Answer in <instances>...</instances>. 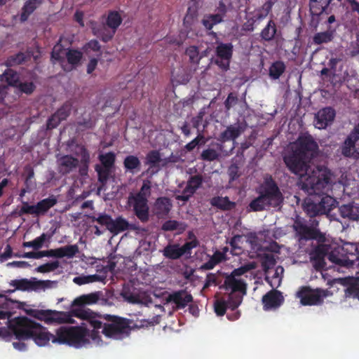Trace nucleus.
<instances>
[{
  "mask_svg": "<svg viewBox=\"0 0 359 359\" xmlns=\"http://www.w3.org/2000/svg\"><path fill=\"white\" fill-rule=\"evenodd\" d=\"M90 218L93 222H97L99 224L106 226L107 229L109 231L112 219L110 215L103 213L100 214L98 217L93 216Z\"/></svg>",
  "mask_w": 359,
  "mask_h": 359,
  "instance_id": "6e6d98bb",
  "label": "nucleus"
},
{
  "mask_svg": "<svg viewBox=\"0 0 359 359\" xmlns=\"http://www.w3.org/2000/svg\"><path fill=\"white\" fill-rule=\"evenodd\" d=\"M223 21V17L222 15L217 14H209L205 15L201 20L202 25L205 28L210 31L213 27Z\"/></svg>",
  "mask_w": 359,
  "mask_h": 359,
  "instance_id": "ea45409f",
  "label": "nucleus"
},
{
  "mask_svg": "<svg viewBox=\"0 0 359 359\" xmlns=\"http://www.w3.org/2000/svg\"><path fill=\"white\" fill-rule=\"evenodd\" d=\"M135 229V226L129 224L126 219L122 217H118L115 219H111L109 231L113 234H118L126 230Z\"/></svg>",
  "mask_w": 359,
  "mask_h": 359,
  "instance_id": "7c9ffc66",
  "label": "nucleus"
},
{
  "mask_svg": "<svg viewBox=\"0 0 359 359\" xmlns=\"http://www.w3.org/2000/svg\"><path fill=\"white\" fill-rule=\"evenodd\" d=\"M253 268L254 266L252 264H245L244 266H241V267H238L233 270L230 275L233 276V277L236 278L238 276H241L245 274V273L252 269Z\"/></svg>",
  "mask_w": 359,
  "mask_h": 359,
  "instance_id": "774afa93",
  "label": "nucleus"
},
{
  "mask_svg": "<svg viewBox=\"0 0 359 359\" xmlns=\"http://www.w3.org/2000/svg\"><path fill=\"white\" fill-rule=\"evenodd\" d=\"M16 88L21 93L26 95H31L36 89V86L32 81L19 82Z\"/></svg>",
  "mask_w": 359,
  "mask_h": 359,
  "instance_id": "4d7b16f0",
  "label": "nucleus"
},
{
  "mask_svg": "<svg viewBox=\"0 0 359 359\" xmlns=\"http://www.w3.org/2000/svg\"><path fill=\"white\" fill-rule=\"evenodd\" d=\"M228 175L229 182L236 180L241 176L238 166L236 164L231 165L228 168Z\"/></svg>",
  "mask_w": 359,
  "mask_h": 359,
  "instance_id": "0e129e2a",
  "label": "nucleus"
},
{
  "mask_svg": "<svg viewBox=\"0 0 359 359\" xmlns=\"http://www.w3.org/2000/svg\"><path fill=\"white\" fill-rule=\"evenodd\" d=\"M334 30L318 32L313 36V43L315 45H321L331 42L334 39Z\"/></svg>",
  "mask_w": 359,
  "mask_h": 359,
  "instance_id": "a19ab883",
  "label": "nucleus"
},
{
  "mask_svg": "<svg viewBox=\"0 0 359 359\" xmlns=\"http://www.w3.org/2000/svg\"><path fill=\"white\" fill-rule=\"evenodd\" d=\"M164 257L170 259H177L182 257L178 244H169L163 250Z\"/></svg>",
  "mask_w": 359,
  "mask_h": 359,
  "instance_id": "37998d69",
  "label": "nucleus"
},
{
  "mask_svg": "<svg viewBox=\"0 0 359 359\" xmlns=\"http://www.w3.org/2000/svg\"><path fill=\"white\" fill-rule=\"evenodd\" d=\"M98 159L101 163L100 165L104 167L114 168L116 162V154L113 151H109L105 154H100Z\"/></svg>",
  "mask_w": 359,
  "mask_h": 359,
  "instance_id": "de8ad7c7",
  "label": "nucleus"
},
{
  "mask_svg": "<svg viewBox=\"0 0 359 359\" xmlns=\"http://www.w3.org/2000/svg\"><path fill=\"white\" fill-rule=\"evenodd\" d=\"M185 54L189 57L190 63L194 65L199 64L201 56L199 55V50L197 46H189L185 50Z\"/></svg>",
  "mask_w": 359,
  "mask_h": 359,
  "instance_id": "8fccbe9b",
  "label": "nucleus"
},
{
  "mask_svg": "<svg viewBox=\"0 0 359 359\" xmlns=\"http://www.w3.org/2000/svg\"><path fill=\"white\" fill-rule=\"evenodd\" d=\"M0 81L6 83L8 86L16 88L20 82V76L15 70L8 67L0 74Z\"/></svg>",
  "mask_w": 359,
  "mask_h": 359,
  "instance_id": "473e14b6",
  "label": "nucleus"
},
{
  "mask_svg": "<svg viewBox=\"0 0 359 359\" xmlns=\"http://www.w3.org/2000/svg\"><path fill=\"white\" fill-rule=\"evenodd\" d=\"M246 129V124L244 122L238 121L226 127V130L222 132L217 140L224 143L229 141H235Z\"/></svg>",
  "mask_w": 359,
  "mask_h": 359,
  "instance_id": "412c9836",
  "label": "nucleus"
},
{
  "mask_svg": "<svg viewBox=\"0 0 359 359\" xmlns=\"http://www.w3.org/2000/svg\"><path fill=\"white\" fill-rule=\"evenodd\" d=\"M65 55L69 64L72 66H76L79 64L83 57V53L78 50L68 49Z\"/></svg>",
  "mask_w": 359,
  "mask_h": 359,
  "instance_id": "09e8293b",
  "label": "nucleus"
},
{
  "mask_svg": "<svg viewBox=\"0 0 359 359\" xmlns=\"http://www.w3.org/2000/svg\"><path fill=\"white\" fill-rule=\"evenodd\" d=\"M260 36L264 41H271L278 36V32L276 22L270 20L260 33Z\"/></svg>",
  "mask_w": 359,
  "mask_h": 359,
  "instance_id": "2f4dec72",
  "label": "nucleus"
},
{
  "mask_svg": "<svg viewBox=\"0 0 359 359\" xmlns=\"http://www.w3.org/2000/svg\"><path fill=\"white\" fill-rule=\"evenodd\" d=\"M8 323L10 330L19 340L32 339L40 346L47 345L50 341L57 344V341L54 340V338L57 337V334L54 335L50 333L46 328L27 317L15 318Z\"/></svg>",
  "mask_w": 359,
  "mask_h": 359,
  "instance_id": "20e7f679",
  "label": "nucleus"
},
{
  "mask_svg": "<svg viewBox=\"0 0 359 359\" xmlns=\"http://www.w3.org/2000/svg\"><path fill=\"white\" fill-rule=\"evenodd\" d=\"M319 222L316 219H310V226L306 224L300 219L294 220L292 228L295 238L299 244H304L309 241H316L319 243L325 241V234L318 229Z\"/></svg>",
  "mask_w": 359,
  "mask_h": 359,
  "instance_id": "423d86ee",
  "label": "nucleus"
},
{
  "mask_svg": "<svg viewBox=\"0 0 359 359\" xmlns=\"http://www.w3.org/2000/svg\"><path fill=\"white\" fill-rule=\"evenodd\" d=\"M243 236L236 235L231 238L229 241L230 246L231 248V253L233 255H239L243 252V248L241 246L242 243Z\"/></svg>",
  "mask_w": 359,
  "mask_h": 359,
  "instance_id": "3c124183",
  "label": "nucleus"
},
{
  "mask_svg": "<svg viewBox=\"0 0 359 359\" xmlns=\"http://www.w3.org/2000/svg\"><path fill=\"white\" fill-rule=\"evenodd\" d=\"M50 280H39L36 278L12 280L10 285L20 291H39L50 286Z\"/></svg>",
  "mask_w": 359,
  "mask_h": 359,
  "instance_id": "2eb2a0df",
  "label": "nucleus"
},
{
  "mask_svg": "<svg viewBox=\"0 0 359 359\" xmlns=\"http://www.w3.org/2000/svg\"><path fill=\"white\" fill-rule=\"evenodd\" d=\"M345 257H339L334 252L328 255V259L332 263L341 266H351L359 260V248L356 244L346 243L342 248Z\"/></svg>",
  "mask_w": 359,
  "mask_h": 359,
  "instance_id": "1a4fd4ad",
  "label": "nucleus"
},
{
  "mask_svg": "<svg viewBox=\"0 0 359 359\" xmlns=\"http://www.w3.org/2000/svg\"><path fill=\"white\" fill-rule=\"evenodd\" d=\"M292 149L310 161L316 158L319 154V146L313 137L304 133L299 135Z\"/></svg>",
  "mask_w": 359,
  "mask_h": 359,
  "instance_id": "6e6552de",
  "label": "nucleus"
},
{
  "mask_svg": "<svg viewBox=\"0 0 359 359\" xmlns=\"http://www.w3.org/2000/svg\"><path fill=\"white\" fill-rule=\"evenodd\" d=\"M122 22V18L117 11H110L107 15L106 24L112 30L115 31Z\"/></svg>",
  "mask_w": 359,
  "mask_h": 359,
  "instance_id": "a18cd8bd",
  "label": "nucleus"
},
{
  "mask_svg": "<svg viewBox=\"0 0 359 359\" xmlns=\"http://www.w3.org/2000/svg\"><path fill=\"white\" fill-rule=\"evenodd\" d=\"M210 203L212 206L223 211L231 210L236 206V203L231 201L227 196H214L210 199Z\"/></svg>",
  "mask_w": 359,
  "mask_h": 359,
  "instance_id": "c756f323",
  "label": "nucleus"
},
{
  "mask_svg": "<svg viewBox=\"0 0 359 359\" xmlns=\"http://www.w3.org/2000/svg\"><path fill=\"white\" fill-rule=\"evenodd\" d=\"M43 0H28L27 1L20 14V21L25 22L29 15L42 4Z\"/></svg>",
  "mask_w": 359,
  "mask_h": 359,
  "instance_id": "72a5a7b5",
  "label": "nucleus"
},
{
  "mask_svg": "<svg viewBox=\"0 0 359 359\" xmlns=\"http://www.w3.org/2000/svg\"><path fill=\"white\" fill-rule=\"evenodd\" d=\"M283 161L291 173L299 177L301 188L307 194L318 192L331 181L327 168L318 165L311 169V161L293 149L283 156Z\"/></svg>",
  "mask_w": 359,
  "mask_h": 359,
  "instance_id": "f257e3e1",
  "label": "nucleus"
},
{
  "mask_svg": "<svg viewBox=\"0 0 359 359\" xmlns=\"http://www.w3.org/2000/svg\"><path fill=\"white\" fill-rule=\"evenodd\" d=\"M62 122L60 118L54 113L46 121V130H50L56 128Z\"/></svg>",
  "mask_w": 359,
  "mask_h": 359,
  "instance_id": "e2e57ef3",
  "label": "nucleus"
},
{
  "mask_svg": "<svg viewBox=\"0 0 359 359\" xmlns=\"http://www.w3.org/2000/svg\"><path fill=\"white\" fill-rule=\"evenodd\" d=\"M56 334L57 337L54 340L57 341L58 344H68L78 348L88 341V331L81 327L62 326L56 330Z\"/></svg>",
  "mask_w": 359,
  "mask_h": 359,
  "instance_id": "0eeeda50",
  "label": "nucleus"
},
{
  "mask_svg": "<svg viewBox=\"0 0 359 359\" xmlns=\"http://www.w3.org/2000/svg\"><path fill=\"white\" fill-rule=\"evenodd\" d=\"M330 183L331 182L330 181ZM330 184L316 193L308 194L313 197L306 198L303 205L304 210L311 218L326 215L335 207L337 201L332 196L324 194V191L328 189Z\"/></svg>",
  "mask_w": 359,
  "mask_h": 359,
  "instance_id": "39448f33",
  "label": "nucleus"
},
{
  "mask_svg": "<svg viewBox=\"0 0 359 359\" xmlns=\"http://www.w3.org/2000/svg\"><path fill=\"white\" fill-rule=\"evenodd\" d=\"M172 208L169 198L163 196L158 198L154 204V212L158 218H163L168 215Z\"/></svg>",
  "mask_w": 359,
  "mask_h": 359,
  "instance_id": "a878e982",
  "label": "nucleus"
},
{
  "mask_svg": "<svg viewBox=\"0 0 359 359\" xmlns=\"http://www.w3.org/2000/svg\"><path fill=\"white\" fill-rule=\"evenodd\" d=\"M79 165L78 158L72 155H65L58 161V171L60 174L65 175L76 170Z\"/></svg>",
  "mask_w": 359,
  "mask_h": 359,
  "instance_id": "393cba45",
  "label": "nucleus"
},
{
  "mask_svg": "<svg viewBox=\"0 0 359 359\" xmlns=\"http://www.w3.org/2000/svg\"><path fill=\"white\" fill-rule=\"evenodd\" d=\"M165 301L167 303L172 304L174 309L179 310L184 309L192 302L193 297L186 290H180L170 293Z\"/></svg>",
  "mask_w": 359,
  "mask_h": 359,
  "instance_id": "a211bd4d",
  "label": "nucleus"
},
{
  "mask_svg": "<svg viewBox=\"0 0 359 359\" xmlns=\"http://www.w3.org/2000/svg\"><path fill=\"white\" fill-rule=\"evenodd\" d=\"M285 65L282 61L274 62L269 67V76L273 79H278L285 71Z\"/></svg>",
  "mask_w": 359,
  "mask_h": 359,
  "instance_id": "79ce46f5",
  "label": "nucleus"
},
{
  "mask_svg": "<svg viewBox=\"0 0 359 359\" xmlns=\"http://www.w3.org/2000/svg\"><path fill=\"white\" fill-rule=\"evenodd\" d=\"M242 302V295L229 294L227 300L218 299L214 304L215 313L218 316L225 314L227 309L232 311L236 310Z\"/></svg>",
  "mask_w": 359,
  "mask_h": 359,
  "instance_id": "f3484780",
  "label": "nucleus"
},
{
  "mask_svg": "<svg viewBox=\"0 0 359 359\" xmlns=\"http://www.w3.org/2000/svg\"><path fill=\"white\" fill-rule=\"evenodd\" d=\"M77 245H69L58 248V258H72L79 252Z\"/></svg>",
  "mask_w": 359,
  "mask_h": 359,
  "instance_id": "c03bdc74",
  "label": "nucleus"
},
{
  "mask_svg": "<svg viewBox=\"0 0 359 359\" xmlns=\"http://www.w3.org/2000/svg\"><path fill=\"white\" fill-rule=\"evenodd\" d=\"M276 264V259L272 255L266 254L263 257L262 265L264 269L273 267Z\"/></svg>",
  "mask_w": 359,
  "mask_h": 359,
  "instance_id": "69168bd1",
  "label": "nucleus"
},
{
  "mask_svg": "<svg viewBox=\"0 0 359 359\" xmlns=\"http://www.w3.org/2000/svg\"><path fill=\"white\" fill-rule=\"evenodd\" d=\"M162 161L161 156L158 150L149 151L145 158V164L149 165L148 172L151 174L157 173L161 168L160 163Z\"/></svg>",
  "mask_w": 359,
  "mask_h": 359,
  "instance_id": "cd10ccee",
  "label": "nucleus"
},
{
  "mask_svg": "<svg viewBox=\"0 0 359 359\" xmlns=\"http://www.w3.org/2000/svg\"><path fill=\"white\" fill-rule=\"evenodd\" d=\"M27 60V56L24 53L19 52L15 55L9 56L4 62V65L7 67L19 65L25 62Z\"/></svg>",
  "mask_w": 359,
  "mask_h": 359,
  "instance_id": "49530a36",
  "label": "nucleus"
},
{
  "mask_svg": "<svg viewBox=\"0 0 359 359\" xmlns=\"http://www.w3.org/2000/svg\"><path fill=\"white\" fill-rule=\"evenodd\" d=\"M335 116L336 111L333 107H323L315 114L314 126L318 129H325L332 124Z\"/></svg>",
  "mask_w": 359,
  "mask_h": 359,
  "instance_id": "6ab92c4d",
  "label": "nucleus"
},
{
  "mask_svg": "<svg viewBox=\"0 0 359 359\" xmlns=\"http://www.w3.org/2000/svg\"><path fill=\"white\" fill-rule=\"evenodd\" d=\"M327 255V246L323 244L318 245L310 253L311 259H320V261H322L323 258H325Z\"/></svg>",
  "mask_w": 359,
  "mask_h": 359,
  "instance_id": "864d4df0",
  "label": "nucleus"
},
{
  "mask_svg": "<svg viewBox=\"0 0 359 359\" xmlns=\"http://www.w3.org/2000/svg\"><path fill=\"white\" fill-rule=\"evenodd\" d=\"M72 109L71 102H65L55 112V114L60 118V120H66L70 115Z\"/></svg>",
  "mask_w": 359,
  "mask_h": 359,
  "instance_id": "603ef678",
  "label": "nucleus"
},
{
  "mask_svg": "<svg viewBox=\"0 0 359 359\" xmlns=\"http://www.w3.org/2000/svg\"><path fill=\"white\" fill-rule=\"evenodd\" d=\"M128 203L133 207L135 215L142 222H147L149 220L148 199H142L140 196H137V198L129 196Z\"/></svg>",
  "mask_w": 359,
  "mask_h": 359,
  "instance_id": "aec40b11",
  "label": "nucleus"
},
{
  "mask_svg": "<svg viewBox=\"0 0 359 359\" xmlns=\"http://www.w3.org/2000/svg\"><path fill=\"white\" fill-rule=\"evenodd\" d=\"M226 248H224V252L216 250L214 254L210 257V259L201 265V269L203 270L212 269L217 264L221 263L225 259V252Z\"/></svg>",
  "mask_w": 359,
  "mask_h": 359,
  "instance_id": "c9c22d12",
  "label": "nucleus"
},
{
  "mask_svg": "<svg viewBox=\"0 0 359 359\" xmlns=\"http://www.w3.org/2000/svg\"><path fill=\"white\" fill-rule=\"evenodd\" d=\"M123 166L126 172L134 174L140 170L141 162L137 156L129 155L124 158Z\"/></svg>",
  "mask_w": 359,
  "mask_h": 359,
  "instance_id": "f704fd0d",
  "label": "nucleus"
},
{
  "mask_svg": "<svg viewBox=\"0 0 359 359\" xmlns=\"http://www.w3.org/2000/svg\"><path fill=\"white\" fill-rule=\"evenodd\" d=\"M151 194V186L150 182H144L140 190L135 194L130 196L137 198V196H140L142 199H148V197Z\"/></svg>",
  "mask_w": 359,
  "mask_h": 359,
  "instance_id": "bf43d9fd",
  "label": "nucleus"
},
{
  "mask_svg": "<svg viewBox=\"0 0 359 359\" xmlns=\"http://www.w3.org/2000/svg\"><path fill=\"white\" fill-rule=\"evenodd\" d=\"M341 152L345 157L359 159V124L355 126L342 143Z\"/></svg>",
  "mask_w": 359,
  "mask_h": 359,
  "instance_id": "ddd939ff",
  "label": "nucleus"
},
{
  "mask_svg": "<svg viewBox=\"0 0 359 359\" xmlns=\"http://www.w3.org/2000/svg\"><path fill=\"white\" fill-rule=\"evenodd\" d=\"M327 295V290L317 288L313 290L308 286H303L297 292V296L300 302L304 306L318 305L323 302V298Z\"/></svg>",
  "mask_w": 359,
  "mask_h": 359,
  "instance_id": "f8f14e48",
  "label": "nucleus"
},
{
  "mask_svg": "<svg viewBox=\"0 0 359 359\" xmlns=\"http://www.w3.org/2000/svg\"><path fill=\"white\" fill-rule=\"evenodd\" d=\"M187 228V224L185 222L172 219L165 221L161 226V229L164 231H172L177 230L179 233L184 232Z\"/></svg>",
  "mask_w": 359,
  "mask_h": 359,
  "instance_id": "e433bc0d",
  "label": "nucleus"
},
{
  "mask_svg": "<svg viewBox=\"0 0 359 359\" xmlns=\"http://www.w3.org/2000/svg\"><path fill=\"white\" fill-rule=\"evenodd\" d=\"M113 168L109 167H104L100 164H96L95 166V170L97 174L98 181L102 186H104L112 172Z\"/></svg>",
  "mask_w": 359,
  "mask_h": 359,
  "instance_id": "58836bf2",
  "label": "nucleus"
},
{
  "mask_svg": "<svg viewBox=\"0 0 359 359\" xmlns=\"http://www.w3.org/2000/svg\"><path fill=\"white\" fill-rule=\"evenodd\" d=\"M218 153L214 149H205L201 154V159L206 161H215L218 158Z\"/></svg>",
  "mask_w": 359,
  "mask_h": 359,
  "instance_id": "680f3d73",
  "label": "nucleus"
},
{
  "mask_svg": "<svg viewBox=\"0 0 359 359\" xmlns=\"http://www.w3.org/2000/svg\"><path fill=\"white\" fill-rule=\"evenodd\" d=\"M224 283L219 288L230 290V294L242 295L243 298L247 292V285L245 281L227 273H224Z\"/></svg>",
  "mask_w": 359,
  "mask_h": 359,
  "instance_id": "dca6fc26",
  "label": "nucleus"
},
{
  "mask_svg": "<svg viewBox=\"0 0 359 359\" xmlns=\"http://www.w3.org/2000/svg\"><path fill=\"white\" fill-rule=\"evenodd\" d=\"M199 245L197 239H194L191 241L186 242L182 247H180L181 255L191 254V250L196 248Z\"/></svg>",
  "mask_w": 359,
  "mask_h": 359,
  "instance_id": "13d9d810",
  "label": "nucleus"
},
{
  "mask_svg": "<svg viewBox=\"0 0 359 359\" xmlns=\"http://www.w3.org/2000/svg\"><path fill=\"white\" fill-rule=\"evenodd\" d=\"M257 196L249 205L250 211L262 212L271 208H280L284 202V196L273 176L266 174L263 182L255 189Z\"/></svg>",
  "mask_w": 359,
  "mask_h": 359,
  "instance_id": "7ed1b4c3",
  "label": "nucleus"
},
{
  "mask_svg": "<svg viewBox=\"0 0 359 359\" xmlns=\"http://www.w3.org/2000/svg\"><path fill=\"white\" fill-rule=\"evenodd\" d=\"M30 314L36 319L44 321L47 324L73 323L69 313L53 310H32Z\"/></svg>",
  "mask_w": 359,
  "mask_h": 359,
  "instance_id": "9d476101",
  "label": "nucleus"
},
{
  "mask_svg": "<svg viewBox=\"0 0 359 359\" xmlns=\"http://www.w3.org/2000/svg\"><path fill=\"white\" fill-rule=\"evenodd\" d=\"M203 183V177L201 175H192L187 181L185 188L181 195L176 196V199L187 202L196 193V190Z\"/></svg>",
  "mask_w": 359,
  "mask_h": 359,
  "instance_id": "4be33fe9",
  "label": "nucleus"
},
{
  "mask_svg": "<svg viewBox=\"0 0 359 359\" xmlns=\"http://www.w3.org/2000/svg\"><path fill=\"white\" fill-rule=\"evenodd\" d=\"M340 215L349 220H358L359 219V204L348 203L343 205L339 208Z\"/></svg>",
  "mask_w": 359,
  "mask_h": 359,
  "instance_id": "c85d7f7f",
  "label": "nucleus"
},
{
  "mask_svg": "<svg viewBox=\"0 0 359 359\" xmlns=\"http://www.w3.org/2000/svg\"><path fill=\"white\" fill-rule=\"evenodd\" d=\"M102 295L101 292H92L87 294H83L79 296V297L76 298L72 303V306H78V308L72 309L71 311V316H75L73 313V311L76 309H85V310H89L88 309H86V305H90L95 304L98 302V300L100 298V296Z\"/></svg>",
  "mask_w": 359,
  "mask_h": 359,
  "instance_id": "b1692460",
  "label": "nucleus"
},
{
  "mask_svg": "<svg viewBox=\"0 0 359 359\" xmlns=\"http://www.w3.org/2000/svg\"><path fill=\"white\" fill-rule=\"evenodd\" d=\"M238 97L233 93H230L228 95L227 98L224 101V107L226 111L231 109V108L235 106L238 102Z\"/></svg>",
  "mask_w": 359,
  "mask_h": 359,
  "instance_id": "338daca9",
  "label": "nucleus"
},
{
  "mask_svg": "<svg viewBox=\"0 0 359 359\" xmlns=\"http://www.w3.org/2000/svg\"><path fill=\"white\" fill-rule=\"evenodd\" d=\"M216 58L213 61L222 71L227 72L230 69V63L233 53V46L231 43L217 42L215 50Z\"/></svg>",
  "mask_w": 359,
  "mask_h": 359,
  "instance_id": "9b49d317",
  "label": "nucleus"
},
{
  "mask_svg": "<svg viewBox=\"0 0 359 359\" xmlns=\"http://www.w3.org/2000/svg\"><path fill=\"white\" fill-rule=\"evenodd\" d=\"M283 302L284 297L282 292L275 289L270 290L262 297V303L265 311L277 309L283 304Z\"/></svg>",
  "mask_w": 359,
  "mask_h": 359,
  "instance_id": "5701e85b",
  "label": "nucleus"
},
{
  "mask_svg": "<svg viewBox=\"0 0 359 359\" xmlns=\"http://www.w3.org/2000/svg\"><path fill=\"white\" fill-rule=\"evenodd\" d=\"M330 0H311L310 7L311 10H313L316 14L320 13L325 11L328 6Z\"/></svg>",
  "mask_w": 359,
  "mask_h": 359,
  "instance_id": "5fc2aeb1",
  "label": "nucleus"
},
{
  "mask_svg": "<svg viewBox=\"0 0 359 359\" xmlns=\"http://www.w3.org/2000/svg\"><path fill=\"white\" fill-rule=\"evenodd\" d=\"M121 296L126 301L131 304L147 305L152 302L151 298L144 293L123 290L121 292Z\"/></svg>",
  "mask_w": 359,
  "mask_h": 359,
  "instance_id": "bb28decb",
  "label": "nucleus"
},
{
  "mask_svg": "<svg viewBox=\"0 0 359 359\" xmlns=\"http://www.w3.org/2000/svg\"><path fill=\"white\" fill-rule=\"evenodd\" d=\"M105 279L106 275L93 274L88 276H76L74 278L73 281L74 283L81 285L94 282H104Z\"/></svg>",
  "mask_w": 359,
  "mask_h": 359,
  "instance_id": "4c0bfd02",
  "label": "nucleus"
},
{
  "mask_svg": "<svg viewBox=\"0 0 359 359\" xmlns=\"http://www.w3.org/2000/svg\"><path fill=\"white\" fill-rule=\"evenodd\" d=\"M60 266L58 261H54L51 262H48L46 264L39 266L36 271L39 273H48L50 271H53L57 269Z\"/></svg>",
  "mask_w": 359,
  "mask_h": 359,
  "instance_id": "052dcab7",
  "label": "nucleus"
},
{
  "mask_svg": "<svg viewBox=\"0 0 359 359\" xmlns=\"http://www.w3.org/2000/svg\"><path fill=\"white\" fill-rule=\"evenodd\" d=\"M57 199L53 197H48L39 201L35 205H30L27 202H22V206L19 211V215H41L46 213L49 209L57 203Z\"/></svg>",
  "mask_w": 359,
  "mask_h": 359,
  "instance_id": "4468645a",
  "label": "nucleus"
},
{
  "mask_svg": "<svg viewBox=\"0 0 359 359\" xmlns=\"http://www.w3.org/2000/svg\"><path fill=\"white\" fill-rule=\"evenodd\" d=\"M75 317L88 320L94 330L102 328V334L109 338L119 340L128 337L131 332L130 320L111 314H98L91 310L76 309Z\"/></svg>",
  "mask_w": 359,
  "mask_h": 359,
  "instance_id": "f03ea898",
  "label": "nucleus"
}]
</instances>
